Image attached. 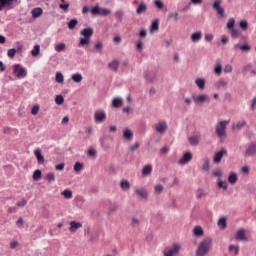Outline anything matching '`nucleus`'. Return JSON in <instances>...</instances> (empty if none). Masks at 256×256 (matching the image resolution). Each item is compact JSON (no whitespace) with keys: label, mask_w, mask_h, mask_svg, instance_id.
<instances>
[{"label":"nucleus","mask_w":256,"mask_h":256,"mask_svg":"<svg viewBox=\"0 0 256 256\" xmlns=\"http://www.w3.org/2000/svg\"><path fill=\"white\" fill-rule=\"evenodd\" d=\"M71 79L74 83H81V81H83V75L80 73H74L72 74Z\"/></svg>","instance_id":"obj_29"},{"label":"nucleus","mask_w":256,"mask_h":256,"mask_svg":"<svg viewBox=\"0 0 256 256\" xmlns=\"http://www.w3.org/2000/svg\"><path fill=\"white\" fill-rule=\"evenodd\" d=\"M203 171H209V159H206L204 161V164L202 165Z\"/></svg>","instance_id":"obj_62"},{"label":"nucleus","mask_w":256,"mask_h":256,"mask_svg":"<svg viewBox=\"0 0 256 256\" xmlns=\"http://www.w3.org/2000/svg\"><path fill=\"white\" fill-rule=\"evenodd\" d=\"M235 239L236 241H249V238H247V230L243 228L239 229L236 232Z\"/></svg>","instance_id":"obj_9"},{"label":"nucleus","mask_w":256,"mask_h":256,"mask_svg":"<svg viewBox=\"0 0 256 256\" xmlns=\"http://www.w3.org/2000/svg\"><path fill=\"white\" fill-rule=\"evenodd\" d=\"M157 31H159V19L154 20L150 26V33H157Z\"/></svg>","instance_id":"obj_26"},{"label":"nucleus","mask_w":256,"mask_h":256,"mask_svg":"<svg viewBox=\"0 0 256 256\" xmlns=\"http://www.w3.org/2000/svg\"><path fill=\"white\" fill-rule=\"evenodd\" d=\"M97 15L107 17V15H111V9L97 7Z\"/></svg>","instance_id":"obj_22"},{"label":"nucleus","mask_w":256,"mask_h":256,"mask_svg":"<svg viewBox=\"0 0 256 256\" xmlns=\"http://www.w3.org/2000/svg\"><path fill=\"white\" fill-rule=\"evenodd\" d=\"M80 35H83L82 38H80V42L78 44V47H85V45H89L91 37H93V28H84Z\"/></svg>","instance_id":"obj_3"},{"label":"nucleus","mask_w":256,"mask_h":256,"mask_svg":"<svg viewBox=\"0 0 256 256\" xmlns=\"http://www.w3.org/2000/svg\"><path fill=\"white\" fill-rule=\"evenodd\" d=\"M108 67L109 69H111V71L117 73V71H119V60H112L111 62H109Z\"/></svg>","instance_id":"obj_20"},{"label":"nucleus","mask_w":256,"mask_h":256,"mask_svg":"<svg viewBox=\"0 0 256 256\" xmlns=\"http://www.w3.org/2000/svg\"><path fill=\"white\" fill-rule=\"evenodd\" d=\"M134 193L141 199H147L148 192H147V189H145L143 187L135 188Z\"/></svg>","instance_id":"obj_14"},{"label":"nucleus","mask_w":256,"mask_h":256,"mask_svg":"<svg viewBox=\"0 0 256 256\" xmlns=\"http://www.w3.org/2000/svg\"><path fill=\"white\" fill-rule=\"evenodd\" d=\"M81 227H83V224L81 222L71 221L69 230L71 231V233H75L77 229H81Z\"/></svg>","instance_id":"obj_17"},{"label":"nucleus","mask_w":256,"mask_h":256,"mask_svg":"<svg viewBox=\"0 0 256 256\" xmlns=\"http://www.w3.org/2000/svg\"><path fill=\"white\" fill-rule=\"evenodd\" d=\"M222 71H223V68H222V66H221V63H218V64L215 66V68H214V72H215L217 75H221Z\"/></svg>","instance_id":"obj_51"},{"label":"nucleus","mask_w":256,"mask_h":256,"mask_svg":"<svg viewBox=\"0 0 256 256\" xmlns=\"http://www.w3.org/2000/svg\"><path fill=\"white\" fill-rule=\"evenodd\" d=\"M230 122V120H222L216 124L215 133L220 141L227 139V125H229Z\"/></svg>","instance_id":"obj_2"},{"label":"nucleus","mask_w":256,"mask_h":256,"mask_svg":"<svg viewBox=\"0 0 256 256\" xmlns=\"http://www.w3.org/2000/svg\"><path fill=\"white\" fill-rule=\"evenodd\" d=\"M205 195H207V193H205V191H203V189H198L196 197L197 199H202V197H205Z\"/></svg>","instance_id":"obj_56"},{"label":"nucleus","mask_w":256,"mask_h":256,"mask_svg":"<svg viewBox=\"0 0 256 256\" xmlns=\"http://www.w3.org/2000/svg\"><path fill=\"white\" fill-rule=\"evenodd\" d=\"M239 27L242 31H247V29H249V22H247V20H242L240 21Z\"/></svg>","instance_id":"obj_39"},{"label":"nucleus","mask_w":256,"mask_h":256,"mask_svg":"<svg viewBox=\"0 0 256 256\" xmlns=\"http://www.w3.org/2000/svg\"><path fill=\"white\" fill-rule=\"evenodd\" d=\"M25 205H27V200L22 199L21 201L16 203L17 207H25Z\"/></svg>","instance_id":"obj_63"},{"label":"nucleus","mask_w":256,"mask_h":256,"mask_svg":"<svg viewBox=\"0 0 256 256\" xmlns=\"http://www.w3.org/2000/svg\"><path fill=\"white\" fill-rule=\"evenodd\" d=\"M152 171H153V167L151 165H146L142 170V175H151Z\"/></svg>","instance_id":"obj_37"},{"label":"nucleus","mask_w":256,"mask_h":256,"mask_svg":"<svg viewBox=\"0 0 256 256\" xmlns=\"http://www.w3.org/2000/svg\"><path fill=\"white\" fill-rule=\"evenodd\" d=\"M223 157H227V150L225 149H221L220 151H218L213 158V161L215 163H221V159H223Z\"/></svg>","instance_id":"obj_12"},{"label":"nucleus","mask_w":256,"mask_h":256,"mask_svg":"<svg viewBox=\"0 0 256 256\" xmlns=\"http://www.w3.org/2000/svg\"><path fill=\"white\" fill-rule=\"evenodd\" d=\"M114 15H115V19H117V21L121 23V21H123V17L125 13L123 12V10H117Z\"/></svg>","instance_id":"obj_34"},{"label":"nucleus","mask_w":256,"mask_h":256,"mask_svg":"<svg viewBox=\"0 0 256 256\" xmlns=\"http://www.w3.org/2000/svg\"><path fill=\"white\" fill-rule=\"evenodd\" d=\"M224 73H233V66H231V64H226L224 66Z\"/></svg>","instance_id":"obj_57"},{"label":"nucleus","mask_w":256,"mask_h":256,"mask_svg":"<svg viewBox=\"0 0 256 256\" xmlns=\"http://www.w3.org/2000/svg\"><path fill=\"white\" fill-rule=\"evenodd\" d=\"M65 49H67V46L65 45V43H60L55 46V51L57 53H63V51H65Z\"/></svg>","instance_id":"obj_35"},{"label":"nucleus","mask_w":256,"mask_h":256,"mask_svg":"<svg viewBox=\"0 0 256 256\" xmlns=\"http://www.w3.org/2000/svg\"><path fill=\"white\" fill-rule=\"evenodd\" d=\"M211 249H213V240L210 237L204 238L199 242L195 255L207 256L209 255V251H211Z\"/></svg>","instance_id":"obj_1"},{"label":"nucleus","mask_w":256,"mask_h":256,"mask_svg":"<svg viewBox=\"0 0 256 256\" xmlns=\"http://www.w3.org/2000/svg\"><path fill=\"white\" fill-rule=\"evenodd\" d=\"M179 251H181V245L173 244L171 247H169L163 251V255L164 256H177L179 254Z\"/></svg>","instance_id":"obj_5"},{"label":"nucleus","mask_w":256,"mask_h":256,"mask_svg":"<svg viewBox=\"0 0 256 256\" xmlns=\"http://www.w3.org/2000/svg\"><path fill=\"white\" fill-rule=\"evenodd\" d=\"M112 105L115 108L121 107V105H123V99H121V98H114L112 100Z\"/></svg>","instance_id":"obj_36"},{"label":"nucleus","mask_w":256,"mask_h":256,"mask_svg":"<svg viewBox=\"0 0 256 256\" xmlns=\"http://www.w3.org/2000/svg\"><path fill=\"white\" fill-rule=\"evenodd\" d=\"M120 67L122 69V71H125V69H127V67H129V60H124L121 62Z\"/></svg>","instance_id":"obj_59"},{"label":"nucleus","mask_w":256,"mask_h":256,"mask_svg":"<svg viewBox=\"0 0 256 256\" xmlns=\"http://www.w3.org/2000/svg\"><path fill=\"white\" fill-rule=\"evenodd\" d=\"M140 223H141V221L138 218H136V217L132 218V225L134 227H139Z\"/></svg>","instance_id":"obj_61"},{"label":"nucleus","mask_w":256,"mask_h":256,"mask_svg":"<svg viewBox=\"0 0 256 256\" xmlns=\"http://www.w3.org/2000/svg\"><path fill=\"white\" fill-rule=\"evenodd\" d=\"M169 19H174V21H177L179 19V13L173 12L168 15Z\"/></svg>","instance_id":"obj_60"},{"label":"nucleus","mask_w":256,"mask_h":256,"mask_svg":"<svg viewBox=\"0 0 256 256\" xmlns=\"http://www.w3.org/2000/svg\"><path fill=\"white\" fill-rule=\"evenodd\" d=\"M55 81H56V83L63 84L64 77H63V74L61 72L56 73Z\"/></svg>","instance_id":"obj_41"},{"label":"nucleus","mask_w":256,"mask_h":256,"mask_svg":"<svg viewBox=\"0 0 256 256\" xmlns=\"http://www.w3.org/2000/svg\"><path fill=\"white\" fill-rule=\"evenodd\" d=\"M193 159V153L186 152L184 153L183 157L178 161L179 165H187L189 161Z\"/></svg>","instance_id":"obj_11"},{"label":"nucleus","mask_w":256,"mask_h":256,"mask_svg":"<svg viewBox=\"0 0 256 256\" xmlns=\"http://www.w3.org/2000/svg\"><path fill=\"white\" fill-rule=\"evenodd\" d=\"M32 178L34 181H39L41 179V170H35Z\"/></svg>","instance_id":"obj_47"},{"label":"nucleus","mask_w":256,"mask_h":256,"mask_svg":"<svg viewBox=\"0 0 256 256\" xmlns=\"http://www.w3.org/2000/svg\"><path fill=\"white\" fill-rule=\"evenodd\" d=\"M77 19H71L69 22H68V28L70 29H75V27H77Z\"/></svg>","instance_id":"obj_49"},{"label":"nucleus","mask_w":256,"mask_h":256,"mask_svg":"<svg viewBox=\"0 0 256 256\" xmlns=\"http://www.w3.org/2000/svg\"><path fill=\"white\" fill-rule=\"evenodd\" d=\"M240 51H243L244 53H249V51H251V46L248 44H244L240 47Z\"/></svg>","instance_id":"obj_53"},{"label":"nucleus","mask_w":256,"mask_h":256,"mask_svg":"<svg viewBox=\"0 0 256 256\" xmlns=\"http://www.w3.org/2000/svg\"><path fill=\"white\" fill-rule=\"evenodd\" d=\"M120 187L123 191H129L131 189V183L128 180H122L120 182Z\"/></svg>","instance_id":"obj_28"},{"label":"nucleus","mask_w":256,"mask_h":256,"mask_svg":"<svg viewBox=\"0 0 256 256\" xmlns=\"http://www.w3.org/2000/svg\"><path fill=\"white\" fill-rule=\"evenodd\" d=\"M35 157L37 158V161L40 165H43L45 163V158L43 155H41V150L37 149L34 151Z\"/></svg>","instance_id":"obj_25"},{"label":"nucleus","mask_w":256,"mask_h":256,"mask_svg":"<svg viewBox=\"0 0 256 256\" xmlns=\"http://www.w3.org/2000/svg\"><path fill=\"white\" fill-rule=\"evenodd\" d=\"M167 122L164 120L159 121L157 124H155V131L156 133H160V135H163L165 131H167Z\"/></svg>","instance_id":"obj_8"},{"label":"nucleus","mask_w":256,"mask_h":256,"mask_svg":"<svg viewBox=\"0 0 256 256\" xmlns=\"http://www.w3.org/2000/svg\"><path fill=\"white\" fill-rule=\"evenodd\" d=\"M214 86L217 89H225L227 87V81H225V79L221 78L215 82Z\"/></svg>","instance_id":"obj_23"},{"label":"nucleus","mask_w":256,"mask_h":256,"mask_svg":"<svg viewBox=\"0 0 256 256\" xmlns=\"http://www.w3.org/2000/svg\"><path fill=\"white\" fill-rule=\"evenodd\" d=\"M46 181H48V183L55 182V173L49 172L46 176Z\"/></svg>","instance_id":"obj_43"},{"label":"nucleus","mask_w":256,"mask_h":256,"mask_svg":"<svg viewBox=\"0 0 256 256\" xmlns=\"http://www.w3.org/2000/svg\"><path fill=\"white\" fill-rule=\"evenodd\" d=\"M247 125V121L240 120L237 123L232 124V131H241L243 127Z\"/></svg>","instance_id":"obj_16"},{"label":"nucleus","mask_w":256,"mask_h":256,"mask_svg":"<svg viewBox=\"0 0 256 256\" xmlns=\"http://www.w3.org/2000/svg\"><path fill=\"white\" fill-rule=\"evenodd\" d=\"M200 135H194L188 138V142L190 145H192L193 147H197V145H199V139H200Z\"/></svg>","instance_id":"obj_21"},{"label":"nucleus","mask_w":256,"mask_h":256,"mask_svg":"<svg viewBox=\"0 0 256 256\" xmlns=\"http://www.w3.org/2000/svg\"><path fill=\"white\" fill-rule=\"evenodd\" d=\"M96 153H97V152L95 151V149L90 148V149L88 150L87 155H88V157H95Z\"/></svg>","instance_id":"obj_64"},{"label":"nucleus","mask_w":256,"mask_h":256,"mask_svg":"<svg viewBox=\"0 0 256 256\" xmlns=\"http://www.w3.org/2000/svg\"><path fill=\"white\" fill-rule=\"evenodd\" d=\"M154 193L155 195H159L161 193H163V185L158 184L154 187Z\"/></svg>","instance_id":"obj_46"},{"label":"nucleus","mask_w":256,"mask_h":256,"mask_svg":"<svg viewBox=\"0 0 256 256\" xmlns=\"http://www.w3.org/2000/svg\"><path fill=\"white\" fill-rule=\"evenodd\" d=\"M237 179V174L235 172H232L228 177V182L230 183V185H235V183H237Z\"/></svg>","instance_id":"obj_32"},{"label":"nucleus","mask_w":256,"mask_h":256,"mask_svg":"<svg viewBox=\"0 0 256 256\" xmlns=\"http://www.w3.org/2000/svg\"><path fill=\"white\" fill-rule=\"evenodd\" d=\"M15 55H17V49L15 48H11L7 51V56L10 58V59H13V57H15Z\"/></svg>","instance_id":"obj_44"},{"label":"nucleus","mask_w":256,"mask_h":256,"mask_svg":"<svg viewBox=\"0 0 256 256\" xmlns=\"http://www.w3.org/2000/svg\"><path fill=\"white\" fill-rule=\"evenodd\" d=\"M201 39H203V32L201 31L194 32L190 36V40L192 41V43H199Z\"/></svg>","instance_id":"obj_15"},{"label":"nucleus","mask_w":256,"mask_h":256,"mask_svg":"<svg viewBox=\"0 0 256 256\" xmlns=\"http://www.w3.org/2000/svg\"><path fill=\"white\" fill-rule=\"evenodd\" d=\"M228 251H234L235 255H239V246L230 245Z\"/></svg>","instance_id":"obj_52"},{"label":"nucleus","mask_w":256,"mask_h":256,"mask_svg":"<svg viewBox=\"0 0 256 256\" xmlns=\"http://www.w3.org/2000/svg\"><path fill=\"white\" fill-rule=\"evenodd\" d=\"M107 119V114L105 111H98L97 112V123H103Z\"/></svg>","instance_id":"obj_27"},{"label":"nucleus","mask_w":256,"mask_h":256,"mask_svg":"<svg viewBox=\"0 0 256 256\" xmlns=\"http://www.w3.org/2000/svg\"><path fill=\"white\" fill-rule=\"evenodd\" d=\"M218 226L221 227L222 229H225V227H227V219L226 218H220L218 220Z\"/></svg>","instance_id":"obj_45"},{"label":"nucleus","mask_w":256,"mask_h":256,"mask_svg":"<svg viewBox=\"0 0 256 256\" xmlns=\"http://www.w3.org/2000/svg\"><path fill=\"white\" fill-rule=\"evenodd\" d=\"M13 73L18 79H22L23 77H27V70L21 67L20 64H15L13 66Z\"/></svg>","instance_id":"obj_6"},{"label":"nucleus","mask_w":256,"mask_h":256,"mask_svg":"<svg viewBox=\"0 0 256 256\" xmlns=\"http://www.w3.org/2000/svg\"><path fill=\"white\" fill-rule=\"evenodd\" d=\"M145 79H146V81H149L150 83L157 81V72H155V71L148 72L145 76Z\"/></svg>","instance_id":"obj_19"},{"label":"nucleus","mask_w":256,"mask_h":256,"mask_svg":"<svg viewBox=\"0 0 256 256\" xmlns=\"http://www.w3.org/2000/svg\"><path fill=\"white\" fill-rule=\"evenodd\" d=\"M256 155V144L255 143H251L245 152V157H253Z\"/></svg>","instance_id":"obj_13"},{"label":"nucleus","mask_w":256,"mask_h":256,"mask_svg":"<svg viewBox=\"0 0 256 256\" xmlns=\"http://www.w3.org/2000/svg\"><path fill=\"white\" fill-rule=\"evenodd\" d=\"M154 5H156L157 9H163L165 7V4L161 0H155Z\"/></svg>","instance_id":"obj_58"},{"label":"nucleus","mask_w":256,"mask_h":256,"mask_svg":"<svg viewBox=\"0 0 256 256\" xmlns=\"http://www.w3.org/2000/svg\"><path fill=\"white\" fill-rule=\"evenodd\" d=\"M193 233L195 237H203V228H201V226H196L193 230Z\"/></svg>","instance_id":"obj_33"},{"label":"nucleus","mask_w":256,"mask_h":256,"mask_svg":"<svg viewBox=\"0 0 256 256\" xmlns=\"http://www.w3.org/2000/svg\"><path fill=\"white\" fill-rule=\"evenodd\" d=\"M40 51H41V46L35 45L31 51L32 57H37V55H39Z\"/></svg>","instance_id":"obj_38"},{"label":"nucleus","mask_w":256,"mask_h":256,"mask_svg":"<svg viewBox=\"0 0 256 256\" xmlns=\"http://www.w3.org/2000/svg\"><path fill=\"white\" fill-rule=\"evenodd\" d=\"M235 18H230L227 22V29H229L230 31L235 29Z\"/></svg>","instance_id":"obj_42"},{"label":"nucleus","mask_w":256,"mask_h":256,"mask_svg":"<svg viewBox=\"0 0 256 256\" xmlns=\"http://www.w3.org/2000/svg\"><path fill=\"white\" fill-rule=\"evenodd\" d=\"M62 195L65 199H73V192L71 190H64Z\"/></svg>","instance_id":"obj_40"},{"label":"nucleus","mask_w":256,"mask_h":256,"mask_svg":"<svg viewBox=\"0 0 256 256\" xmlns=\"http://www.w3.org/2000/svg\"><path fill=\"white\" fill-rule=\"evenodd\" d=\"M146 12H147V4L145 2H141L136 9V14L143 15V13H146Z\"/></svg>","instance_id":"obj_18"},{"label":"nucleus","mask_w":256,"mask_h":256,"mask_svg":"<svg viewBox=\"0 0 256 256\" xmlns=\"http://www.w3.org/2000/svg\"><path fill=\"white\" fill-rule=\"evenodd\" d=\"M195 85L200 89V91H203V89H205V78H197L195 80Z\"/></svg>","instance_id":"obj_24"},{"label":"nucleus","mask_w":256,"mask_h":256,"mask_svg":"<svg viewBox=\"0 0 256 256\" xmlns=\"http://www.w3.org/2000/svg\"><path fill=\"white\" fill-rule=\"evenodd\" d=\"M230 31H231V37H232V39H238V37H239V30L233 28V29L230 30Z\"/></svg>","instance_id":"obj_54"},{"label":"nucleus","mask_w":256,"mask_h":256,"mask_svg":"<svg viewBox=\"0 0 256 256\" xmlns=\"http://www.w3.org/2000/svg\"><path fill=\"white\" fill-rule=\"evenodd\" d=\"M55 103L56 105H63V103H65V99L61 95H58L55 98Z\"/></svg>","instance_id":"obj_50"},{"label":"nucleus","mask_w":256,"mask_h":256,"mask_svg":"<svg viewBox=\"0 0 256 256\" xmlns=\"http://www.w3.org/2000/svg\"><path fill=\"white\" fill-rule=\"evenodd\" d=\"M221 3H223L221 0H215L212 7L220 15V17H224L225 9H223V7H221Z\"/></svg>","instance_id":"obj_10"},{"label":"nucleus","mask_w":256,"mask_h":256,"mask_svg":"<svg viewBox=\"0 0 256 256\" xmlns=\"http://www.w3.org/2000/svg\"><path fill=\"white\" fill-rule=\"evenodd\" d=\"M123 137L126 141H131L133 139V132L130 129H126L123 132Z\"/></svg>","instance_id":"obj_30"},{"label":"nucleus","mask_w":256,"mask_h":256,"mask_svg":"<svg viewBox=\"0 0 256 256\" xmlns=\"http://www.w3.org/2000/svg\"><path fill=\"white\" fill-rule=\"evenodd\" d=\"M218 187L220 189H224V191H227V182H224L223 180L218 181Z\"/></svg>","instance_id":"obj_55"},{"label":"nucleus","mask_w":256,"mask_h":256,"mask_svg":"<svg viewBox=\"0 0 256 256\" xmlns=\"http://www.w3.org/2000/svg\"><path fill=\"white\" fill-rule=\"evenodd\" d=\"M19 4V0H0V11H3L5 7L7 9H15Z\"/></svg>","instance_id":"obj_4"},{"label":"nucleus","mask_w":256,"mask_h":256,"mask_svg":"<svg viewBox=\"0 0 256 256\" xmlns=\"http://www.w3.org/2000/svg\"><path fill=\"white\" fill-rule=\"evenodd\" d=\"M31 13H32V17L34 19H36L37 17H41V15H43V9H41V8H34Z\"/></svg>","instance_id":"obj_31"},{"label":"nucleus","mask_w":256,"mask_h":256,"mask_svg":"<svg viewBox=\"0 0 256 256\" xmlns=\"http://www.w3.org/2000/svg\"><path fill=\"white\" fill-rule=\"evenodd\" d=\"M82 169H83V163L76 162L74 164V171H75V173H79V171H81Z\"/></svg>","instance_id":"obj_48"},{"label":"nucleus","mask_w":256,"mask_h":256,"mask_svg":"<svg viewBox=\"0 0 256 256\" xmlns=\"http://www.w3.org/2000/svg\"><path fill=\"white\" fill-rule=\"evenodd\" d=\"M192 99L194 103L199 104V103H209L211 101V98H209V95L207 94H200V95H192Z\"/></svg>","instance_id":"obj_7"}]
</instances>
